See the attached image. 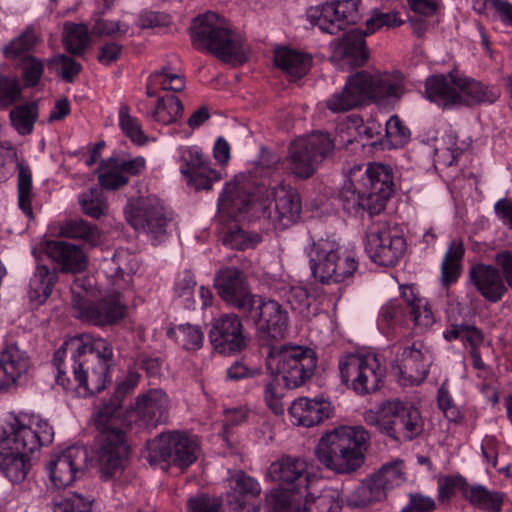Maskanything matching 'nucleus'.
I'll return each mask as SVG.
<instances>
[{"label":"nucleus","mask_w":512,"mask_h":512,"mask_svg":"<svg viewBox=\"0 0 512 512\" xmlns=\"http://www.w3.org/2000/svg\"><path fill=\"white\" fill-rule=\"evenodd\" d=\"M140 375L129 372L111 396L94 414L97 431L95 436V458L101 477L108 480L121 472L128 458L129 446L126 432L129 423L124 416L123 401L130 396L139 383Z\"/></svg>","instance_id":"f257e3e1"},{"label":"nucleus","mask_w":512,"mask_h":512,"mask_svg":"<svg viewBox=\"0 0 512 512\" xmlns=\"http://www.w3.org/2000/svg\"><path fill=\"white\" fill-rule=\"evenodd\" d=\"M60 234L67 238L82 239L91 246H95L100 237L96 225L81 218L67 220L61 226Z\"/></svg>","instance_id":"603ef678"},{"label":"nucleus","mask_w":512,"mask_h":512,"mask_svg":"<svg viewBox=\"0 0 512 512\" xmlns=\"http://www.w3.org/2000/svg\"><path fill=\"white\" fill-rule=\"evenodd\" d=\"M190 31L192 44L200 51H207L224 62L245 58L243 39L215 12L208 11L195 17Z\"/></svg>","instance_id":"7ed1b4c3"},{"label":"nucleus","mask_w":512,"mask_h":512,"mask_svg":"<svg viewBox=\"0 0 512 512\" xmlns=\"http://www.w3.org/2000/svg\"><path fill=\"white\" fill-rule=\"evenodd\" d=\"M49 258L61 266L62 273H79L87 267V257L82 248L62 240H50L46 244Z\"/></svg>","instance_id":"2f4dec72"},{"label":"nucleus","mask_w":512,"mask_h":512,"mask_svg":"<svg viewBox=\"0 0 512 512\" xmlns=\"http://www.w3.org/2000/svg\"><path fill=\"white\" fill-rule=\"evenodd\" d=\"M91 42L89 28L83 23L64 25L63 44L73 56H83Z\"/></svg>","instance_id":"c03bdc74"},{"label":"nucleus","mask_w":512,"mask_h":512,"mask_svg":"<svg viewBox=\"0 0 512 512\" xmlns=\"http://www.w3.org/2000/svg\"><path fill=\"white\" fill-rule=\"evenodd\" d=\"M369 438L361 426H340L320 438L315 455L327 469L338 474L351 473L364 463Z\"/></svg>","instance_id":"f03ea898"},{"label":"nucleus","mask_w":512,"mask_h":512,"mask_svg":"<svg viewBox=\"0 0 512 512\" xmlns=\"http://www.w3.org/2000/svg\"><path fill=\"white\" fill-rule=\"evenodd\" d=\"M312 274L323 285L345 282L357 269L353 256L341 252L339 245L329 239L313 243L309 252Z\"/></svg>","instance_id":"423d86ee"},{"label":"nucleus","mask_w":512,"mask_h":512,"mask_svg":"<svg viewBox=\"0 0 512 512\" xmlns=\"http://www.w3.org/2000/svg\"><path fill=\"white\" fill-rule=\"evenodd\" d=\"M253 320L257 325L261 344L267 346V349L273 344L272 340L285 337L289 326L287 311L274 300H263Z\"/></svg>","instance_id":"393cba45"},{"label":"nucleus","mask_w":512,"mask_h":512,"mask_svg":"<svg viewBox=\"0 0 512 512\" xmlns=\"http://www.w3.org/2000/svg\"><path fill=\"white\" fill-rule=\"evenodd\" d=\"M218 293L227 305L252 319L263 302L262 297L252 294L251 290H218Z\"/></svg>","instance_id":"a19ab883"},{"label":"nucleus","mask_w":512,"mask_h":512,"mask_svg":"<svg viewBox=\"0 0 512 512\" xmlns=\"http://www.w3.org/2000/svg\"><path fill=\"white\" fill-rule=\"evenodd\" d=\"M67 346L73 350L72 358L89 359V363L108 368H112L115 364L113 346L104 338H92L87 342L82 339H73Z\"/></svg>","instance_id":"473e14b6"},{"label":"nucleus","mask_w":512,"mask_h":512,"mask_svg":"<svg viewBox=\"0 0 512 512\" xmlns=\"http://www.w3.org/2000/svg\"><path fill=\"white\" fill-rule=\"evenodd\" d=\"M48 68L55 71L65 82L73 83L82 71V65L71 56L57 54L47 61Z\"/></svg>","instance_id":"13d9d810"},{"label":"nucleus","mask_w":512,"mask_h":512,"mask_svg":"<svg viewBox=\"0 0 512 512\" xmlns=\"http://www.w3.org/2000/svg\"><path fill=\"white\" fill-rule=\"evenodd\" d=\"M285 298L291 309L305 317L316 314L320 307L321 290H285Z\"/></svg>","instance_id":"a18cd8bd"},{"label":"nucleus","mask_w":512,"mask_h":512,"mask_svg":"<svg viewBox=\"0 0 512 512\" xmlns=\"http://www.w3.org/2000/svg\"><path fill=\"white\" fill-rule=\"evenodd\" d=\"M269 475L280 483V489L294 492L302 499L318 483L314 474L308 471L307 462L300 457L284 456L269 467Z\"/></svg>","instance_id":"2eb2a0df"},{"label":"nucleus","mask_w":512,"mask_h":512,"mask_svg":"<svg viewBox=\"0 0 512 512\" xmlns=\"http://www.w3.org/2000/svg\"><path fill=\"white\" fill-rule=\"evenodd\" d=\"M75 318L97 327L112 326L127 315L121 294L112 290H72Z\"/></svg>","instance_id":"39448f33"},{"label":"nucleus","mask_w":512,"mask_h":512,"mask_svg":"<svg viewBox=\"0 0 512 512\" xmlns=\"http://www.w3.org/2000/svg\"><path fill=\"white\" fill-rule=\"evenodd\" d=\"M76 393L89 397L102 392L111 382V368L89 363V359L72 358L71 364Z\"/></svg>","instance_id":"bb28decb"},{"label":"nucleus","mask_w":512,"mask_h":512,"mask_svg":"<svg viewBox=\"0 0 512 512\" xmlns=\"http://www.w3.org/2000/svg\"><path fill=\"white\" fill-rule=\"evenodd\" d=\"M168 338L173 339L186 351H197L204 343V333L197 325L189 323L171 327L166 332Z\"/></svg>","instance_id":"49530a36"},{"label":"nucleus","mask_w":512,"mask_h":512,"mask_svg":"<svg viewBox=\"0 0 512 512\" xmlns=\"http://www.w3.org/2000/svg\"><path fill=\"white\" fill-rule=\"evenodd\" d=\"M390 413L386 426V435L396 441H412L424 430V421L420 411L410 402L399 399L387 400L384 409Z\"/></svg>","instance_id":"412c9836"},{"label":"nucleus","mask_w":512,"mask_h":512,"mask_svg":"<svg viewBox=\"0 0 512 512\" xmlns=\"http://www.w3.org/2000/svg\"><path fill=\"white\" fill-rule=\"evenodd\" d=\"M361 0H335L310 7L308 21L331 35L344 30L345 25H354L361 19L359 5Z\"/></svg>","instance_id":"4468645a"},{"label":"nucleus","mask_w":512,"mask_h":512,"mask_svg":"<svg viewBox=\"0 0 512 512\" xmlns=\"http://www.w3.org/2000/svg\"><path fill=\"white\" fill-rule=\"evenodd\" d=\"M184 106L181 100L172 94L158 97L155 108L149 116L151 119L162 125H171L182 117Z\"/></svg>","instance_id":"37998d69"},{"label":"nucleus","mask_w":512,"mask_h":512,"mask_svg":"<svg viewBox=\"0 0 512 512\" xmlns=\"http://www.w3.org/2000/svg\"><path fill=\"white\" fill-rule=\"evenodd\" d=\"M125 214L128 223L136 231L144 232L157 241H161L167 234L171 221L163 203L154 197L141 201L137 206L125 211Z\"/></svg>","instance_id":"aec40b11"},{"label":"nucleus","mask_w":512,"mask_h":512,"mask_svg":"<svg viewBox=\"0 0 512 512\" xmlns=\"http://www.w3.org/2000/svg\"><path fill=\"white\" fill-rule=\"evenodd\" d=\"M89 459L88 448L80 445H72L53 455L47 470L54 486L64 488L71 485L86 469Z\"/></svg>","instance_id":"5701e85b"},{"label":"nucleus","mask_w":512,"mask_h":512,"mask_svg":"<svg viewBox=\"0 0 512 512\" xmlns=\"http://www.w3.org/2000/svg\"><path fill=\"white\" fill-rule=\"evenodd\" d=\"M341 382L364 396L379 390L386 375L376 355L347 354L339 360Z\"/></svg>","instance_id":"1a4fd4ad"},{"label":"nucleus","mask_w":512,"mask_h":512,"mask_svg":"<svg viewBox=\"0 0 512 512\" xmlns=\"http://www.w3.org/2000/svg\"><path fill=\"white\" fill-rule=\"evenodd\" d=\"M119 126L122 132L135 144L143 145L147 138L137 118L130 115V108L121 104L119 108Z\"/></svg>","instance_id":"e2e57ef3"},{"label":"nucleus","mask_w":512,"mask_h":512,"mask_svg":"<svg viewBox=\"0 0 512 512\" xmlns=\"http://www.w3.org/2000/svg\"><path fill=\"white\" fill-rule=\"evenodd\" d=\"M38 42L37 34L32 28L28 27L7 45L3 46L2 53L5 58L16 59L32 50Z\"/></svg>","instance_id":"4d7b16f0"},{"label":"nucleus","mask_w":512,"mask_h":512,"mask_svg":"<svg viewBox=\"0 0 512 512\" xmlns=\"http://www.w3.org/2000/svg\"><path fill=\"white\" fill-rule=\"evenodd\" d=\"M170 401L166 392L160 388L150 389L140 394L133 407L136 415L141 418L147 426L156 427L158 424L166 423L169 417Z\"/></svg>","instance_id":"c756f323"},{"label":"nucleus","mask_w":512,"mask_h":512,"mask_svg":"<svg viewBox=\"0 0 512 512\" xmlns=\"http://www.w3.org/2000/svg\"><path fill=\"white\" fill-rule=\"evenodd\" d=\"M433 360L431 349L423 342L415 341L397 353L392 370L402 385H419L429 374Z\"/></svg>","instance_id":"f3484780"},{"label":"nucleus","mask_w":512,"mask_h":512,"mask_svg":"<svg viewBox=\"0 0 512 512\" xmlns=\"http://www.w3.org/2000/svg\"><path fill=\"white\" fill-rule=\"evenodd\" d=\"M38 116L39 107L34 101L16 105L9 113L12 127L22 136L32 134Z\"/></svg>","instance_id":"de8ad7c7"},{"label":"nucleus","mask_w":512,"mask_h":512,"mask_svg":"<svg viewBox=\"0 0 512 512\" xmlns=\"http://www.w3.org/2000/svg\"><path fill=\"white\" fill-rule=\"evenodd\" d=\"M334 140L325 132H313L294 140L288 149L289 171L297 178L312 177L323 161L332 156Z\"/></svg>","instance_id":"0eeeda50"},{"label":"nucleus","mask_w":512,"mask_h":512,"mask_svg":"<svg viewBox=\"0 0 512 512\" xmlns=\"http://www.w3.org/2000/svg\"><path fill=\"white\" fill-rule=\"evenodd\" d=\"M346 84L360 104L367 100L399 99L404 93L403 79L400 73L390 75L362 70L349 76Z\"/></svg>","instance_id":"ddd939ff"},{"label":"nucleus","mask_w":512,"mask_h":512,"mask_svg":"<svg viewBox=\"0 0 512 512\" xmlns=\"http://www.w3.org/2000/svg\"><path fill=\"white\" fill-rule=\"evenodd\" d=\"M406 248V240L396 226L378 223L370 226L366 232L365 250L370 259L380 266L396 265Z\"/></svg>","instance_id":"f8f14e48"},{"label":"nucleus","mask_w":512,"mask_h":512,"mask_svg":"<svg viewBox=\"0 0 512 512\" xmlns=\"http://www.w3.org/2000/svg\"><path fill=\"white\" fill-rule=\"evenodd\" d=\"M267 203H261L262 215L273 223L288 227L297 222L302 211L296 189L279 184L267 191Z\"/></svg>","instance_id":"6ab92c4d"},{"label":"nucleus","mask_w":512,"mask_h":512,"mask_svg":"<svg viewBox=\"0 0 512 512\" xmlns=\"http://www.w3.org/2000/svg\"><path fill=\"white\" fill-rule=\"evenodd\" d=\"M30 358L16 343L0 351V393L7 392L30 368Z\"/></svg>","instance_id":"c85d7f7f"},{"label":"nucleus","mask_w":512,"mask_h":512,"mask_svg":"<svg viewBox=\"0 0 512 512\" xmlns=\"http://www.w3.org/2000/svg\"><path fill=\"white\" fill-rule=\"evenodd\" d=\"M464 499L472 507L482 512H501L506 494L502 491L490 490L482 484L474 483L465 487Z\"/></svg>","instance_id":"c9c22d12"},{"label":"nucleus","mask_w":512,"mask_h":512,"mask_svg":"<svg viewBox=\"0 0 512 512\" xmlns=\"http://www.w3.org/2000/svg\"><path fill=\"white\" fill-rule=\"evenodd\" d=\"M385 136L392 147L398 148L410 141L411 132L397 115H393L386 121Z\"/></svg>","instance_id":"0e129e2a"},{"label":"nucleus","mask_w":512,"mask_h":512,"mask_svg":"<svg viewBox=\"0 0 512 512\" xmlns=\"http://www.w3.org/2000/svg\"><path fill=\"white\" fill-rule=\"evenodd\" d=\"M149 81L153 84H159L160 89L164 91L180 92L185 88L183 76L171 72V69L164 66L159 71H154L149 75Z\"/></svg>","instance_id":"69168bd1"},{"label":"nucleus","mask_w":512,"mask_h":512,"mask_svg":"<svg viewBox=\"0 0 512 512\" xmlns=\"http://www.w3.org/2000/svg\"><path fill=\"white\" fill-rule=\"evenodd\" d=\"M262 241L258 233L247 232L243 229L230 231L224 236L223 243L231 249L246 250L255 247Z\"/></svg>","instance_id":"338daca9"},{"label":"nucleus","mask_w":512,"mask_h":512,"mask_svg":"<svg viewBox=\"0 0 512 512\" xmlns=\"http://www.w3.org/2000/svg\"><path fill=\"white\" fill-rule=\"evenodd\" d=\"M406 480L403 460L396 459L386 463L357 490L363 497L360 500H350V505L364 507L372 502L381 501L386 498L388 491L401 486Z\"/></svg>","instance_id":"dca6fc26"},{"label":"nucleus","mask_w":512,"mask_h":512,"mask_svg":"<svg viewBox=\"0 0 512 512\" xmlns=\"http://www.w3.org/2000/svg\"><path fill=\"white\" fill-rule=\"evenodd\" d=\"M302 499L294 492L276 489L266 496V512H305Z\"/></svg>","instance_id":"3c124183"},{"label":"nucleus","mask_w":512,"mask_h":512,"mask_svg":"<svg viewBox=\"0 0 512 512\" xmlns=\"http://www.w3.org/2000/svg\"><path fill=\"white\" fill-rule=\"evenodd\" d=\"M338 199L345 211L348 213H358L359 211H367L368 196L364 189L359 185V181L352 179V168L347 174L342 188L339 191Z\"/></svg>","instance_id":"58836bf2"},{"label":"nucleus","mask_w":512,"mask_h":512,"mask_svg":"<svg viewBox=\"0 0 512 512\" xmlns=\"http://www.w3.org/2000/svg\"><path fill=\"white\" fill-rule=\"evenodd\" d=\"M457 76L449 73L432 75L425 81V95L428 100L447 109L457 107Z\"/></svg>","instance_id":"72a5a7b5"},{"label":"nucleus","mask_w":512,"mask_h":512,"mask_svg":"<svg viewBox=\"0 0 512 512\" xmlns=\"http://www.w3.org/2000/svg\"><path fill=\"white\" fill-rule=\"evenodd\" d=\"M352 179L359 181V185L368 196V213L377 215L382 212L394 193V175L389 165L382 163H369L367 166L355 165L352 167Z\"/></svg>","instance_id":"9b49d317"},{"label":"nucleus","mask_w":512,"mask_h":512,"mask_svg":"<svg viewBox=\"0 0 512 512\" xmlns=\"http://www.w3.org/2000/svg\"><path fill=\"white\" fill-rule=\"evenodd\" d=\"M198 444L191 437L178 431L161 433L148 442L147 461L151 466L167 469L170 466L181 470L197 460Z\"/></svg>","instance_id":"6e6552de"},{"label":"nucleus","mask_w":512,"mask_h":512,"mask_svg":"<svg viewBox=\"0 0 512 512\" xmlns=\"http://www.w3.org/2000/svg\"><path fill=\"white\" fill-rule=\"evenodd\" d=\"M365 32L360 29H352L343 37L334 39L331 44V60L340 65L351 67L362 66L368 60V51L365 42Z\"/></svg>","instance_id":"cd10ccee"},{"label":"nucleus","mask_w":512,"mask_h":512,"mask_svg":"<svg viewBox=\"0 0 512 512\" xmlns=\"http://www.w3.org/2000/svg\"><path fill=\"white\" fill-rule=\"evenodd\" d=\"M107 9L95 12L90 21L91 34L95 37H121L128 32V25L118 20H110L104 17Z\"/></svg>","instance_id":"864d4df0"},{"label":"nucleus","mask_w":512,"mask_h":512,"mask_svg":"<svg viewBox=\"0 0 512 512\" xmlns=\"http://www.w3.org/2000/svg\"><path fill=\"white\" fill-rule=\"evenodd\" d=\"M444 338L447 341L461 340L469 343L472 347H477L483 341V334L474 325L450 323L444 331Z\"/></svg>","instance_id":"052dcab7"},{"label":"nucleus","mask_w":512,"mask_h":512,"mask_svg":"<svg viewBox=\"0 0 512 512\" xmlns=\"http://www.w3.org/2000/svg\"><path fill=\"white\" fill-rule=\"evenodd\" d=\"M469 277L476 288H505L500 271L493 265L477 263L470 268Z\"/></svg>","instance_id":"5fc2aeb1"},{"label":"nucleus","mask_w":512,"mask_h":512,"mask_svg":"<svg viewBox=\"0 0 512 512\" xmlns=\"http://www.w3.org/2000/svg\"><path fill=\"white\" fill-rule=\"evenodd\" d=\"M213 349L223 355H232L247 348L250 338L236 314H223L215 319L208 334Z\"/></svg>","instance_id":"4be33fe9"},{"label":"nucleus","mask_w":512,"mask_h":512,"mask_svg":"<svg viewBox=\"0 0 512 512\" xmlns=\"http://www.w3.org/2000/svg\"><path fill=\"white\" fill-rule=\"evenodd\" d=\"M304 500L303 509L305 512H341L343 501L338 491L325 490L317 497L313 496L312 490L308 496L302 498Z\"/></svg>","instance_id":"8fccbe9b"},{"label":"nucleus","mask_w":512,"mask_h":512,"mask_svg":"<svg viewBox=\"0 0 512 512\" xmlns=\"http://www.w3.org/2000/svg\"><path fill=\"white\" fill-rule=\"evenodd\" d=\"M402 290V298L389 302L381 308V318L390 326L402 323L406 318L413 321L415 326L429 328L435 323V317L429 302L414 294V290Z\"/></svg>","instance_id":"a211bd4d"},{"label":"nucleus","mask_w":512,"mask_h":512,"mask_svg":"<svg viewBox=\"0 0 512 512\" xmlns=\"http://www.w3.org/2000/svg\"><path fill=\"white\" fill-rule=\"evenodd\" d=\"M360 105L346 83L341 91L333 93L326 101L327 108L333 113L347 112Z\"/></svg>","instance_id":"774afa93"},{"label":"nucleus","mask_w":512,"mask_h":512,"mask_svg":"<svg viewBox=\"0 0 512 512\" xmlns=\"http://www.w3.org/2000/svg\"><path fill=\"white\" fill-rule=\"evenodd\" d=\"M316 352L306 346L291 343L269 345L266 368L274 376H280L287 389L305 385L317 367Z\"/></svg>","instance_id":"20e7f679"},{"label":"nucleus","mask_w":512,"mask_h":512,"mask_svg":"<svg viewBox=\"0 0 512 512\" xmlns=\"http://www.w3.org/2000/svg\"><path fill=\"white\" fill-rule=\"evenodd\" d=\"M53 438L54 430L45 420L25 424L20 418H14L7 426L0 427V448L26 456L49 445Z\"/></svg>","instance_id":"9d476101"},{"label":"nucleus","mask_w":512,"mask_h":512,"mask_svg":"<svg viewBox=\"0 0 512 512\" xmlns=\"http://www.w3.org/2000/svg\"><path fill=\"white\" fill-rule=\"evenodd\" d=\"M274 63L290 77L299 79L310 70L312 57L307 53L281 47L274 51Z\"/></svg>","instance_id":"e433bc0d"},{"label":"nucleus","mask_w":512,"mask_h":512,"mask_svg":"<svg viewBox=\"0 0 512 512\" xmlns=\"http://www.w3.org/2000/svg\"><path fill=\"white\" fill-rule=\"evenodd\" d=\"M457 107L494 103L499 94L484 86L481 82L467 77L457 76Z\"/></svg>","instance_id":"f704fd0d"},{"label":"nucleus","mask_w":512,"mask_h":512,"mask_svg":"<svg viewBox=\"0 0 512 512\" xmlns=\"http://www.w3.org/2000/svg\"><path fill=\"white\" fill-rule=\"evenodd\" d=\"M80 206L87 216L99 219L108 210L107 199L101 188H91L79 198Z\"/></svg>","instance_id":"6e6d98bb"},{"label":"nucleus","mask_w":512,"mask_h":512,"mask_svg":"<svg viewBox=\"0 0 512 512\" xmlns=\"http://www.w3.org/2000/svg\"><path fill=\"white\" fill-rule=\"evenodd\" d=\"M465 248L463 241L455 238L450 241L441 263V284L445 287L456 284L462 273Z\"/></svg>","instance_id":"4c0bfd02"},{"label":"nucleus","mask_w":512,"mask_h":512,"mask_svg":"<svg viewBox=\"0 0 512 512\" xmlns=\"http://www.w3.org/2000/svg\"><path fill=\"white\" fill-rule=\"evenodd\" d=\"M181 173L196 191L210 190L213 183L221 179V173L211 168V162L196 147L180 149Z\"/></svg>","instance_id":"b1692460"},{"label":"nucleus","mask_w":512,"mask_h":512,"mask_svg":"<svg viewBox=\"0 0 512 512\" xmlns=\"http://www.w3.org/2000/svg\"><path fill=\"white\" fill-rule=\"evenodd\" d=\"M228 491L225 494V503L229 506V512H259L260 507L249 500L261 493L259 482L246 474L237 471L228 480Z\"/></svg>","instance_id":"a878e982"},{"label":"nucleus","mask_w":512,"mask_h":512,"mask_svg":"<svg viewBox=\"0 0 512 512\" xmlns=\"http://www.w3.org/2000/svg\"><path fill=\"white\" fill-rule=\"evenodd\" d=\"M31 469V459L24 454L12 451H0V471L12 483H21Z\"/></svg>","instance_id":"79ce46f5"},{"label":"nucleus","mask_w":512,"mask_h":512,"mask_svg":"<svg viewBox=\"0 0 512 512\" xmlns=\"http://www.w3.org/2000/svg\"><path fill=\"white\" fill-rule=\"evenodd\" d=\"M289 414L297 425L313 427L333 415L331 402L323 397H299L289 407Z\"/></svg>","instance_id":"7c9ffc66"},{"label":"nucleus","mask_w":512,"mask_h":512,"mask_svg":"<svg viewBox=\"0 0 512 512\" xmlns=\"http://www.w3.org/2000/svg\"><path fill=\"white\" fill-rule=\"evenodd\" d=\"M252 203L253 197L243 187L231 182L225 184L218 198L219 207L230 215L247 212Z\"/></svg>","instance_id":"ea45409f"},{"label":"nucleus","mask_w":512,"mask_h":512,"mask_svg":"<svg viewBox=\"0 0 512 512\" xmlns=\"http://www.w3.org/2000/svg\"><path fill=\"white\" fill-rule=\"evenodd\" d=\"M19 68L24 88L36 87L40 83L45 70L43 61L29 54L22 57Z\"/></svg>","instance_id":"bf43d9fd"},{"label":"nucleus","mask_w":512,"mask_h":512,"mask_svg":"<svg viewBox=\"0 0 512 512\" xmlns=\"http://www.w3.org/2000/svg\"><path fill=\"white\" fill-rule=\"evenodd\" d=\"M18 178H17V192H18V206L22 212L28 217L29 220L34 219L32 209V173L28 165L23 162L17 163Z\"/></svg>","instance_id":"09e8293b"},{"label":"nucleus","mask_w":512,"mask_h":512,"mask_svg":"<svg viewBox=\"0 0 512 512\" xmlns=\"http://www.w3.org/2000/svg\"><path fill=\"white\" fill-rule=\"evenodd\" d=\"M280 376H274L270 373L264 384V400L266 405L275 415H281L284 412L282 398L284 397V389Z\"/></svg>","instance_id":"680f3d73"}]
</instances>
